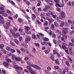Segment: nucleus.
<instances>
[{"label":"nucleus","instance_id":"f257e3e1","mask_svg":"<svg viewBox=\"0 0 74 74\" xmlns=\"http://www.w3.org/2000/svg\"><path fill=\"white\" fill-rule=\"evenodd\" d=\"M54 1L56 3V7H63L64 6V4H61V5L58 3H59V0H54Z\"/></svg>","mask_w":74,"mask_h":74},{"label":"nucleus","instance_id":"f03ea898","mask_svg":"<svg viewBox=\"0 0 74 74\" xmlns=\"http://www.w3.org/2000/svg\"><path fill=\"white\" fill-rule=\"evenodd\" d=\"M26 39H25V42L26 43H28L29 41H30L31 39L30 38V37L28 35H26L25 36Z\"/></svg>","mask_w":74,"mask_h":74},{"label":"nucleus","instance_id":"7ed1b4c3","mask_svg":"<svg viewBox=\"0 0 74 74\" xmlns=\"http://www.w3.org/2000/svg\"><path fill=\"white\" fill-rule=\"evenodd\" d=\"M67 37L66 35H63L62 37L61 38V40L64 42H66V41L65 40L67 39Z\"/></svg>","mask_w":74,"mask_h":74},{"label":"nucleus","instance_id":"20e7f679","mask_svg":"<svg viewBox=\"0 0 74 74\" xmlns=\"http://www.w3.org/2000/svg\"><path fill=\"white\" fill-rule=\"evenodd\" d=\"M10 21H9V22L6 23L5 25H3L5 29H8V27H9V26H10Z\"/></svg>","mask_w":74,"mask_h":74},{"label":"nucleus","instance_id":"39448f33","mask_svg":"<svg viewBox=\"0 0 74 74\" xmlns=\"http://www.w3.org/2000/svg\"><path fill=\"white\" fill-rule=\"evenodd\" d=\"M62 32L64 34L66 35V34L68 33L69 31L67 30V28H63Z\"/></svg>","mask_w":74,"mask_h":74},{"label":"nucleus","instance_id":"423d86ee","mask_svg":"<svg viewBox=\"0 0 74 74\" xmlns=\"http://www.w3.org/2000/svg\"><path fill=\"white\" fill-rule=\"evenodd\" d=\"M3 64L4 65V66L7 68H8V67L10 66V65L6 62H3Z\"/></svg>","mask_w":74,"mask_h":74},{"label":"nucleus","instance_id":"0eeeda50","mask_svg":"<svg viewBox=\"0 0 74 74\" xmlns=\"http://www.w3.org/2000/svg\"><path fill=\"white\" fill-rule=\"evenodd\" d=\"M5 11V10L3 8L1 7H0V14H3L4 13Z\"/></svg>","mask_w":74,"mask_h":74},{"label":"nucleus","instance_id":"6e6552de","mask_svg":"<svg viewBox=\"0 0 74 74\" xmlns=\"http://www.w3.org/2000/svg\"><path fill=\"white\" fill-rule=\"evenodd\" d=\"M68 48L69 49V53L70 55H71L73 54V51L71 50V47L70 45L68 46Z\"/></svg>","mask_w":74,"mask_h":74},{"label":"nucleus","instance_id":"1a4fd4ad","mask_svg":"<svg viewBox=\"0 0 74 74\" xmlns=\"http://www.w3.org/2000/svg\"><path fill=\"white\" fill-rule=\"evenodd\" d=\"M60 15L62 18L64 19L65 18V13L63 12H62L60 13Z\"/></svg>","mask_w":74,"mask_h":74},{"label":"nucleus","instance_id":"9d476101","mask_svg":"<svg viewBox=\"0 0 74 74\" xmlns=\"http://www.w3.org/2000/svg\"><path fill=\"white\" fill-rule=\"evenodd\" d=\"M66 47H67V45L65 43H63V45H62V48L64 49Z\"/></svg>","mask_w":74,"mask_h":74},{"label":"nucleus","instance_id":"9b49d317","mask_svg":"<svg viewBox=\"0 0 74 74\" xmlns=\"http://www.w3.org/2000/svg\"><path fill=\"white\" fill-rule=\"evenodd\" d=\"M71 29H73V30H72V31L69 33V34H70V35H72V34H73L74 33V27H71Z\"/></svg>","mask_w":74,"mask_h":74},{"label":"nucleus","instance_id":"f8f14e48","mask_svg":"<svg viewBox=\"0 0 74 74\" xmlns=\"http://www.w3.org/2000/svg\"><path fill=\"white\" fill-rule=\"evenodd\" d=\"M10 0H7L8 3V1H9L10 3H11V4H12V5H15V3H14V2H13V1H10Z\"/></svg>","mask_w":74,"mask_h":74},{"label":"nucleus","instance_id":"ddd939ff","mask_svg":"<svg viewBox=\"0 0 74 74\" xmlns=\"http://www.w3.org/2000/svg\"><path fill=\"white\" fill-rule=\"evenodd\" d=\"M43 42H41V44L42 45H47V44H48V43L47 42H45V41H43Z\"/></svg>","mask_w":74,"mask_h":74},{"label":"nucleus","instance_id":"4468645a","mask_svg":"<svg viewBox=\"0 0 74 74\" xmlns=\"http://www.w3.org/2000/svg\"><path fill=\"white\" fill-rule=\"evenodd\" d=\"M15 60L16 61H18L19 62H20L21 60V59L20 57H16L15 58Z\"/></svg>","mask_w":74,"mask_h":74},{"label":"nucleus","instance_id":"2eb2a0df","mask_svg":"<svg viewBox=\"0 0 74 74\" xmlns=\"http://www.w3.org/2000/svg\"><path fill=\"white\" fill-rule=\"evenodd\" d=\"M36 18V16L34 14H32V20L34 21V18Z\"/></svg>","mask_w":74,"mask_h":74},{"label":"nucleus","instance_id":"dca6fc26","mask_svg":"<svg viewBox=\"0 0 74 74\" xmlns=\"http://www.w3.org/2000/svg\"><path fill=\"white\" fill-rule=\"evenodd\" d=\"M64 22L63 21H62L61 22V25H59V26L60 27H63V26H64Z\"/></svg>","mask_w":74,"mask_h":74},{"label":"nucleus","instance_id":"f3484780","mask_svg":"<svg viewBox=\"0 0 74 74\" xmlns=\"http://www.w3.org/2000/svg\"><path fill=\"white\" fill-rule=\"evenodd\" d=\"M24 28L25 30H26V31H27L29 30H30V27L27 26H25Z\"/></svg>","mask_w":74,"mask_h":74},{"label":"nucleus","instance_id":"a211bd4d","mask_svg":"<svg viewBox=\"0 0 74 74\" xmlns=\"http://www.w3.org/2000/svg\"><path fill=\"white\" fill-rule=\"evenodd\" d=\"M35 69L37 70H40V69H41V68H40V67L37 65H36L35 67Z\"/></svg>","mask_w":74,"mask_h":74},{"label":"nucleus","instance_id":"6ab92c4d","mask_svg":"<svg viewBox=\"0 0 74 74\" xmlns=\"http://www.w3.org/2000/svg\"><path fill=\"white\" fill-rule=\"evenodd\" d=\"M32 37L33 39H36V40H37V38L36 37V35L34 34H33L32 35Z\"/></svg>","mask_w":74,"mask_h":74},{"label":"nucleus","instance_id":"aec40b11","mask_svg":"<svg viewBox=\"0 0 74 74\" xmlns=\"http://www.w3.org/2000/svg\"><path fill=\"white\" fill-rule=\"evenodd\" d=\"M14 42H15V43H16V44H17V45H18V44H19V41H18V40H17V39L16 38H15L14 39Z\"/></svg>","mask_w":74,"mask_h":74},{"label":"nucleus","instance_id":"412c9836","mask_svg":"<svg viewBox=\"0 0 74 74\" xmlns=\"http://www.w3.org/2000/svg\"><path fill=\"white\" fill-rule=\"evenodd\" d=\"M64 49V51L65 52H66V53H67V54H69V49H68L67 47H66Z\"/></svg>","mask_w":74,"mask_h":74},{"label":"nucleus","instance_id":"4be33fe9","mask_svg":"<svg viewBox=\"0 0 74 74\" xmlns=\"http://www.w3.org/2000/svg\"><path fill=\"white\" fill-rule=\"evenodd\" d=\"M49 21V23H49V25H50L52 23V22H53L54 21V20H53L52 19H51L50 20V21Z\"/></svg>","mask_w":74,"mask_h":74},{"label":"nucleus","instance_id":"5701e85b","mask_svg":"<svg viewBox=\"0 0 74 74\" xmlns=\"http://www.w3.org/2000/svg\"><path fill=\"white\" fill-rule=\"evenodd\" d=\"M67 58L68 59H69V60H70V62L71 63H72L73 61L72 60L71 58L69 56L67 57Z\"/></svg>","mask_w":74,"mask_h":74},{"label":"nucleus","instance_id":"b1692460","mask_svg":"<svg viewBox=\"0 0 74 74\" xmlns=\"http://www.w3.org/2000/svg\"><path fill=\"white\" fill-rule=\"evenodd\" d=\"M44 41H49V39L45 37L43 38Z\"/></svg>","mask_w":74,"mask_h":74},{"label":"nucleus","instance_id":"393cba45","mask_svg":"<svg viewBox=\"0 0 74 74\" xmlns=\"http://www.w3.org/2000/svg\"><path fill=\"white\" fill-rule=\"evenodd\" d=\"M27 68L29 70V71H31L32 70V68L31 67L29 66H27Z\"/></svg>","mask_w":74,"mask_h":74},{"label":"nucleus","instance_id":"a878e982","mask_svg":"<svg viewBox=\"0 0 74 74\" xmlns=\"http://www.w3.org/2000/svg\"><path fill=\"white\" fill-rule=\"evenodd\" d=\"M4 47V45L3 44H1L0 45V48L1 49H3V48Z\"/></svg>","mask_w":74,"mask_h":74},{"label":"nucleus","instance_id":"bb28decb","mask_svg":"<svg viewBox=\"0 0 74 74\" xmlns=\"http://www.w3.org/2000/svg\"><path fill=\"white\" fill-rule=\"evenodd\" d=\"M55 63L57 64H60L59 62V61H58V59H56V60H55Z\"/></svg>","mask_w":74,"mask_h":74},{"label":"nucleus","instance_id":"cd10ccee","mask_svg":"<svg viewBox=\"0 0 74 74\" xmlns=\"http://www.w3.org/2000/svg\"><path fill=\"white\" fill-rule=\"evenodd\" d=\"M30 72H31V74H36V73L34 72V71H33L32 69V70L30 71Z\"/></svg>","mask_w":74,"mask_h":74},{"label":"nucleus","instance_id":"c85d7f7f","mask_svg":"<svg viewBox=\"0 0 74 74\" xmlns=\"http://www.w3.org/2000/svg\"><path fill=\"white\" fill-rule=\"evenodd\" d=\"M48 21H45L44 24V26H48Z\"/></svg>","mask_w":74,"mask_h":74},{"label":"nucleus","instance_id":"c756f323","mask_svg":"<svg viewBox=\"0 0 74 74\" xmlns=\"http://www.w3.org/2000/svg\"><path fill=\"white\" fill-rule=\"evenodd\" d=\"M51 29H53L55 28V26H54L53 24H52L51 25Z\"/></svg>","mask_w":74,"mask_h":74},{"label":"nucleus","instance_id":"7c9ffc66","mask_svg":"<svg viewBox=\"0 0 74 74\" xmlns=\"http://www.w3.org/2000/svg\"><path fill=\"white\" fill-rule=\"evenodd\" d=\"M10 43L11 44V45H12L13 46H15V43H14V42L10 41Z\"/></svg>","mask_w":74,"mask_h":74},{"label":"nucleus","instance_id":"2f4dec72","mask_svg":"<svg viewBox=\"0 0 74 74\" xmlns=\"http://www.w3.org/2000/svg\"><path fill=\"white\" fill-rule=\"evenodd\" d=\"M54 25L55 26H56V27H58V26H59V25H58V24L56 22H55L54 23Z\"/></svg>","mask_w":74,"mask_h":74},{"label":"nucleus","instance_id":"473e14b6","mask_svg":"<svg viewBox=\"0 0 74 74\" xmlns=\"http://www.w3.org/2000/svg\"><path fill=\"white\" fill-rule=\"evenodd\" d=\"M10 51L12 53H14V52H15V50L12 49V48H11L10 50Z\"/></svg>","mask_w":74,"mask_h":74},{"label":"nucleus","instance_id":"72a5a7b5","mask_svg":"<svg viewBox=\"0 0 74 74\" xmlns=\"http://www.w3.org/2000/svg\"><path fill=\"white\" fill-rule=\"evenodd\" d=\"M12 36H13L14 37V38H16V34H15L14 33H12Z\"/></svg>","mask_w":74,"mask_h":74},{"label":"nucleus","instance_id":"f704fd0d","mask_svg":"<svg viewBox=\"0 0 74 74\" xmlns=\"http://www.w3.org/2000/svg\"><path fill=\"white\" fill-rule=\"evenodd\" d=\"M50 59L52 60V61H55V59L54 58V57L53 56H51L50 57Z\"/></svg>","mask_w":74,"mask_h":74},{"label":"nucleus","instance_id":"c9c22d12","mask_svg":"<svg viewBox=\"0 0 74 74\" xmlns=\"http://www.w3.org/2000/svg\"><path fill=\"white\" fill-rule=\"evenodd\" d=\"M18 21L19 22H20V23H21V22L23 21V20H22V19L19 18L18 19Z\"/></svg>","mask_w":74,"mask_h":74},{"label":"nucleus","instance_id":"e433bc0d","mask_svg":"<svg viewBox=\"0 0 74 74\" xmlns=\"http://www.w3.org/2000/svg\"><path fill=\"white\" fill-rule=\"evenodd\" d=\"M16 57L15 56H14V55H13L12 57V60H15V58Z\"/></svg>","mask_w":74,"mask_h":74},{"label":"nucleus","instance_id":"4c0bfd02","mask_svg":"<svg viewBox=\"0 0 74 74\" xmlns=\"http://www.w3.org/2000/svg\"><path fill=\"white\" fill-rule=\"evenodd\" d=\"M45 8L47 10H48L49 8V6L48 5H46L45 7Z\"/></svg>","mask_w":74,"mask_h":74},{"label":"nucleus","instance_id":"58836bf2","mask_svg":"<svg viewBox=\"0 0 74 74\" xmlns=\"http://www.w3.org/2000/svg\"><path fill=\"white\" fill-rule=\"evenodd\" d=\"M47 69L49 71H51V67L49 66H48L47 67Z\"/></svg>","mask_w":74,"mask_h":74},{"label":"nucleus","instance_id":"ea45409f","mask_svg":"<svg viewBox=\"0 0 74 74\" xmlns=\"http://www.w3.org/2000/svg\"><path fill=\"white\" fill-rule=\"evenodd\" d=\"M1 51H2V52H3L4 53H7V51H6L5 50H4V49H1Z\"/></svg>","mask_w":74,"mask_h":74},{"label":"nucleus","instance_id":"a19ab883","mask_svg":"<svg viewBox=\"0 0 74 74\" xmlns=\"http://www.w3.org/2000/svg\"><path fill=\"white\" fill-rule=\"evenodd\" d=\"M25 3L26 4H27V5H30V2H29L28 1H25Z\"/></svg>","mask_w":74,"mask_h":74},{"label":"nucleus","instance_id":"79ce46f5","mask_svg":"<svg viewBox=\"0 0 74 74\" xmlns=\"http://www.w3.org/2000/svg\"><path fill=\"white\" fill-rule=\"evenodd\" d=\"M45 72L47 74H50L49 73V71L47 70H46L45 71Z\"/></svg>","mask_w":74,"mask_h":74},{"label":"nucleus","instance_id":"37998d69","mask_svg":"<svg viewBox=\"0 0 74 74\" xmlns=\"http://www.w3.org/2000/svg\"><path fill=\"white\" fill-rule=\"evenodd\" d=\"M18 16V14H16V15H14V18H15V19H16L17 18Z\"/></svg>","mask_w":74,"mask_h":74},{"label":"nucleus","instance_id":"c03bdc74","mask_svg":"<svg viewBox=\"0 0 74 74\" xmlns=\"http://www.w3.org/2000/svg\"><path fill=\"white\" fill-rule=\"evenodd\" d=\"M36 66V65L33 64H30V66H31L32 67H33L35 68V66Z\"/></svg>","mask_w":74,"mask_h":74},{"label":"nucleus","instance_id":"a18cd8bd","mask_svg":"<svg viewBox=\"0 0 74 74\" xmlns=\"http://www.w3.org/2000/svg\"><path fill=\"white\" fill-rule=\"evenodd\" d=\"M25 32L26 33H27V34H31V32L30 31H26Z\"/></svg>","mask_w":74,"mask_h":74},{"label":"nucleus","instance_id":"49530a36","mask_svg":"<svg viewBox=\"0 0 74 74\" xmlns=\"http://www.w3.org/2000/svg\"><path fill=\"white\" fill-rule=\"evenodd\" d=\"M65 26H66V27H69V24H68V23H67V22H65Z\"/></svg>","mask_w":74,"mask_h":74},{"label":"nucleus","instance_id":"de8ad7c7","mask_svg":"<svg viewBox=\"0 0 74 74\" xmlns=\"http://www.w3.org/2000/svg\"><path fill=\"white\" fill-rule=\"evenodd\" d=\"M4 22L3 20H0V25H1V24H3V23H4Z\"/></svg>","mask_w":74,"mask_h":74},{"label":"nucleus","instance_id":"09e8293b","mask_svg":"<svg viewBox=\"0 0 74 74\" xmlns=\"http://www.w3.org/2000/svg\"><path fill=\"white\" fill-rule=\"evenodd\" d=\"M24 47L25 48H28L27 45V44H24Z\"/></svg>","mask_w":74,"mask_h":74},{"label":"nucleus","instance_id":"8fccbe9b","mask_svg":"<svg viewBox=\"0 0 74 74\" xmlns=\"http://www.w3.org/2000/svg\"><path fill=\"white\" fill-rule=\"evenodd\" d=\"M16 37H20V34L18 33H16Z\"/></svg>","mask_w":74,"mask_h":74},{"label":"nucleus","instance_id":"3c124183","mask_svg":"<svg viewBox=\"0 0 74 74\" xmlns=\"http://www.w3.org/2000/svg\"><path fill=\"white\" fill-rule=\"evenodd\" d=\"M66 64L67 66H70V64H69V62H68V61H66Z\"/></svg>","mask_w":74,"mask_h":74},{"label":"nucleus","instance_id":"603ef678","mask_svg":"<svg viewBox=\"0 0 74 74\" xmlns=\"http://www.w3.org/2000/svg\"><path fill=\"white\" fill-rule=\"evenodd\" d=\"M35 45H36V46H37L38 47H40V44H39V43H35Z\"/></svg>","mask_w":74,"mask_h":74},{"label":"nucleus","instance_id":"864d4df0","mask_svg":"<svg viewBox=\"0 0 74 74\" xmlns=\"http://www.w3.org/2000/svg\"><path fill=\"white\" fill-rule=\"evenodd\" d=\"M49 51L48 50H45V52L46 54H48L49 53Z\"/></svg>","mask_w":74,"mask_h":74},{"label":"nucleus","instance_id":"5fc2aeb1","mask_svg":"<svg viewBox=\"0 0 74 74\" xmlns=\"http://www.w3.org/2000/svg\"><path fill=\"white\" fill-rule=\"evenodd\" d=\"M68 22L70 24L71 23H72V21H71L70 20H68Z\"/></svg>","mask_w":74,"mask_h":74},{"label":"nucleus","instance_id":"6e6d98bb","mask_svg":"<svg viewBox=\"0 0 74 74\" xmlns=\"http://www.w3.org/2000/svg\"><path fill=\"white\" fill-rule=\"evenodd\" d=\"M6 49L8 51H10L11 50V48L9 47H6Z\"/></svg>","mask_w":74,"mask_h":74},{"label":"nucleus","instance_id":"4d7b16f0","mask_svg":"<svg viewBox=\"0 0 74 74\" xmlns=\"http://www.w3.org/2000/svg\"><path fill=\"white\" fill-rule=\"evenodd\" d=\"M2 15L3 16H8L7 14L6 13H4L2 14Z\"/></svg>","mask_w":74,"mask_h":74},{"label":"nucleus","instance_id":"13d9d810","mask_svg":"<svg viewBox=\"0 0 74 74\" xmlns=\"http://www.w3.org/2000/svg\"><path fill=\"white\" fill-rule=\"evenodd\" d=\"M13 30L14 31H15V32H17V31H18V29L15 27H14L13 28Z\"/></svg>","mask_w":74,"mask_h":74},{"label":"nucleus","instance_id":"bf43d9fd","mask_svg":"<svg viewBox=\"0 0 74 74\" xmlns=\"http://www.w3.org/2000/svg\"><path fill=\"white\" fill-rule=\"evenodd\" d=\"M54 68L55 69L58 70V69H59V67L58 66H55Z\"/></svg>","mask_w":74,"mask_h":74},{"label":"nucleus","instance_id":"052dcab7","mask_svg":"<svg viewBox=\"0 0 74 74\" xmlns=\"http://www.w3.org/2000/svg\"><path fill=\"white\" fill-rule=\"evenodd\" d=\"M60 8H56V10L57 11H60L61 10Z\"/></svg>","mask_w":74,"mask_h":74},{"label":"nucleus","instance_id":"680f3d73","mask_svg":"<svg viewBox=\"0 0 74 74\" xmlns=\"http://www.w3.org/2000/svg\"><path fill=\"white\" fill-rule=\"evenodd\" d=\"M68 5L70 6H71V5H71V2L70 1H69L68 3Z\"/></svg>","mask_w":74,"mask_h":74},{"label":"nucleus","instance_id":"e2e57ef3","mask_svg":"<svg viewBox=\"0 0 74 74\" xmlns=\"http://www.w3.org/2000/svg\"><path fill=\"white\" fill-rule=\"evenodd\" d=\"M6 61L8 62H11V60L9 59L6 60Z\"/></svg>","mask_w":74,"mask_h":74},{"label":"nucleus","instance_id":"0e129e2a","mask_svg":"<svg viewBox=\"0 0 74 74\" xmlns=\"http://www.w3.org/2000/svg\"><path fill=\"white\" fill-rule=\"evenodd\" d=\"M69 44L70 45H71V46H72V47H73V46H74V44H73L71 43V42H69Z\"/></svg>","mask_w":74,"mask_h":74},{"label":"nucleus","instance_id":"69168bd1","mask_svg":"<svg viewBox=\"0 0 74 74\" xmlns=\"http://www.w3.org/2000/svg\"><path fill=\"white\" fill-rule=\"evenodd\" d=\"M56 32L58 34H60V30H57L56 31Z\"/></svg>","mask_w":74,"mask_h":74},{"label":"nucleus","instance_id":"338daca9","mask_svg":"<svg viewBox=\"0 0 74 74\" xmlns=\"http://www.w3.org/2000/svg\"><path fill=\"white\" fill-rule=\"evenodd\" d=\"M8 18L9 19H11V20H13V19H12V17L10 16H8Z\"/></svg>","mask_w":74,"mask_h":74},{"label":"nucleus","instance_id":"774afa93","mask_svg":"<svg viewBox=\"0 0 74 74\" xmlns=\"http://www.w3.org/2000/svg\"><path fill=\"white\" fill-rule=\"evenodd\" d=\"M49 34L50 36L52 35V31L51 30H49Z\"/></svg>","mask_w":74,"mask_h":74}]
</instances>
